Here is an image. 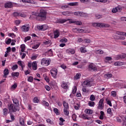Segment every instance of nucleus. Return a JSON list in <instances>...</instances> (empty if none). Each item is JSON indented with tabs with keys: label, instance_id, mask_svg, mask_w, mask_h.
I'll return each mask as SVG.
<instances>
[{
	"label": "nucleus",
	"instance_id": "f257e3e1",
	"mask_svg": "<svg viewBox=\"0 0 126 126\" xmlns=\"http://www.w3.org/2000/svg\"><path fill=\"white\" fill-rule=\"evenodd\" d=\"M34 15L38 21H45L47 19V12L45 10L41 9L39 13H35Z\"/></svg>",
	"mask_w": 126,
	"mask_h": 126
},
{
	"label": "nucleus",
	"instance_id": "f03ea898",
	"mask_svg": "<svg viewBox=\"0 0 126 126\" xmlns=\"http://www.w3.org/2000/svg\"><path fill=\"white\" fill-rule=\"evenodd\" d=\"M7 106L9 111L10 112V113H15V112L17 111L18 112L19 111V110H20L19 108V106H15L12 103H8Z\"/></svg>",
	"mask_w": 126,
	"mask_h": 126
},
{
	"label": "nucleus",
	"instance_id": "7ed1b4c3",
	"mask_svg": "<svg viewBox=\"0 0 126 126\" xmlns=\"http://www.w3.org/2000/svg\"><path fill=\"white\" fill-rule=\"evenodd\" d=\"M66 21H69V24H71L74 23L75 21H73L70 19H60L57 21V23H59V24H63V23H65Z\"/></svg>",
	"mask_w": 126,
	"mask_h": 126
},
{
	"label": "nucleus",
	"instance_id": "20e7f679",
	"mask_svg": "<svg viewBox=\"0 0 126 126\" xmlns=\"http://www.w3.org/2000/svg\"><path fill=\"white\" fill-rule=\"evenodd\" d=\"M93 26H94V27H101L102 28H104V27H110V25L108 24H104L101 23H93Z\"/></svg>",
	"mask_w": 126,
	"mask_h": 126
},
{
	"label": "nucleus",
	"instance_id": "39448f33",
	"mask_svg": "<svg viewBox=\"0 0 126 126\" xmlns=\"http://www.w3.org/2000/svg\"><path fill=\"white\" fill-rule=\"evenodd\" d=\"M28 66L29 68L32 67L33 70H37L38 65L37 64V62L34 61L32 63L29 62L28 63Z\"/></svg>",
	"mask_w": 126,
	"mask_h": 126
},
{
	"label": "nucleus",
	"instance_id": "423d86ee",
	"mask_svg": "<svg viewBox=\"0 0 126 126\" xmlns=\"http://www.w3.org/2000/svg\"><path fill=\"white\" fill-rule=\"evenodd\" d=\"M50 73L53 78H57L58 74V69L56 68H53L50 70Z\"/></svg>",
	"mask_w": 126,
	"mask_h": 126
},
{
	"label": "nucleus",
	"instance_id": "0eeeda50",
	"mask_svg": "<svg viewBox=\"0 0 126 126\" xmlns=\"http://www.w3.org/2000/svg\"><path fill=\"white\" fill-rule=\"evenodd\" d=\"M51 63V60H47L46 58H43L41 60V65H49Z\"/></svg>",
	"mask_w": 126,
	"mask_h": 126
},
{
	"label": "nucleus",
	"instance_id": "6e6552de",
	"mask_svg": "<svg viewBox=\"0 0 126 126\" xmlns=\"http://www.w3.org/2000/svg\"><path fill=\"white\" fill-rule=\"evenodd\" d=\"M97 109L98 110H103L104 109V98L100 99L97 106Z\"/></svg>",
	"mask_w": 126,
	"mask_h": 126
},
{
	"label": "nucleus",
	"instance_id": "1a4fd4ad",
	"mask_svg": "<svg viewBox=\"0 0 126 126\" xmlns=\"http://www.w3.org/2000/svg\"><path fill=\"white\" fill-rule=\"evenodd\" d=\"M92 82L90 80H86L84 81L83 85L87 87H91L92 86Z\"/></svg>",
	"mask_w": 126,
	"mask_h": 126
},
{
	"label": "nucleus",
	"instance_id": "9d476101",
	"mask_svg": "<svg viewBox=\"0 0 126 126\" xmlns=\"http://www.w3.org/2000/svg\"><path fill=\"white\" fill-rule=\"evenodd\" d=\"M21 29L23 32H28L30 30V27L29 26L24 25L22 26Z\"/></svg>",
	"mask_w": 126,
	"mask_h": 126
},
{
	"label": "nucleus",
	"instance_id": "9b49d317",
	"mask_svg": "<svg viewBox=\"0 0 126 126\" xmlns=\"http://www.w3.org/2000/svg\"><path fill=\"white\" fill-rule=\"evenodd\" d=\"M62 14H63L64 16H70V15H72L73 14V12L72 11H64L62 12Z\"/></svg>",
	"mask_w": 126,
	"mask_h": 126
},
{
	"label": "nucleus",
	"instance_id": "f8f14e48",
	"mask_svg": "<svg viewBox=\"0 0 126 126\" xmlns=\"http://www.w3.org/2000/svg\"><path fill=\"white\" fill-rule=\"evenodd\" d=\"M121 11H122V8L119 7L113 8L112 10V12L113 13H116V12H121Z\"/></svg>",
	"mask_w": 126,
	"mask_h": 126
},
{
	"label": "nucleus",
	"instance_id": "ddd939ff",
	"mask_svg": "<svg viewBox=\"0 0 126 126\" xmlns=\"http://www.w3.org/2000/svg\"><path fill=\"white\" fill-rule=\"evenodd\" d=\"M89 68L90 70H93L94 71H95V70H97V67H96V66L93 63H91L89 64Z\"/></svg>",
	"mask_w": 126,
	"mask_h": 126
},
{
	"label": "nucleus",
	"instance_id": "4468645a",
	"mask_svg": "<svg viewBox=\"0 0 126 126\" xmlns=\"http://www.w3.org/2000/svg\"><path fill=\"white\" fill-rule=\"evenodd\" d=\"M66 52L69 55H74L75 54V50L71 48H68L66 50Z\"/></svg>",
	"mask_w": 126,
	"mask_h": 126
},
{
	"label": "nucleus",
	"instance_id": "2eb2a0df",
	"mask_svg": "<svg viewBox=\"0 0 126 126\" xmlns=\"http://www.w3.org/2000/svg\"><path fill=\"white\" fill-rule=\"evenodd\" d=\"M79 117L81 118V119H83V120H90V118L88 117V116L85 114L80 115Z\"/></svg>",
	"mask_w": 126,
	"mask_h": 126
},
{
	"label": "nucleus",
	"instance_id": "dca6fc26",
	"mask_svg": "<svg viewBox=\"0 0 126 126\" xmlns=\"http://www.w3.org/2000/svg\"><path fill=\"white\" fill-rule=\"evenodd\" d=\"M23 2H27V3H32V4H36L35 0H22Z\"/></svg>",
	"mask_w": 126,
	"mask_h": 126
},
{
	"label": "nucleus",
	"instance_id": "f3484780",
	"mask_svg": "<svg viewBox=\"0 0 126 126\" xmlns=\"http://www.w3.org/2000/svg\"><path fill=\"white\" fill-rule=\"evenodd\" d=\"M41 104H42V105L44 106V107H45L46 109H47V108H48L49 106H50V105L49 104V102L46 101L45 100H42Z\"/></svg>",
	"mask_w": 126,
	"mask_h": 126
},
{
	"label": "nucleus",
	"instance_id": "a211bd4d",
	"mask_svg": "<svg viewBox=\"0 0 126 126\" xmlns=\"http://www.w3.org/2000/svg\"><path fill=\"white\" fill-rule=\"evenodd\" d=\"M54 38L55 39H57V38H59L60 33V32L58 30H56L54 32Z\"/></svg>",
	"mask_w": 126,
	"mask_h": 126
},
{
	"label": "nucleus",
	"instance_id": "6ab92c4d",
	"mask_svg": "<svg viewBox=\"0 0 126 126\" xmlns=\"http://www.w3.org/2000/svg\"><path fill=\"white\" fill-rule=\"evenodd\" d=\"M61 87H62V88H63V89H68V85L66 83L64 82H62Z\"/></svg>",
	"mask_w": 126,
	"mask_h": 126
},
{
	"label": "nucleus",
	"instance_id": "aec40b11",
	"mask_svg": "<svg viewBox=\"0 0 126 126\" xmlns=\"http://www.w3.org/2000/svg\"><path fill=\"white\" fill-rule=\"evenodd\" d=\"M5 8H11L12 7V3L10 2L6 3L4 5Z\"/></svg>",
	"mask_w": 126,
	"mask_h": 126
},
{
	"label": "nucleus",
	"instance_id": "412c9836",
	"mask_svg": "<svg viewBox=\"0 0 126 126\" xmlns=\"http://www.w3.org/2000/svg\"><path fill=\"white\" fill-rule=\"evenodd\" d=\"M3 74H4L3 77L6 78V76H7L8 74H9V71L8 70V69L5 68L4 70Z\"/></svg>",
	"mask_w": 126,
	"mask_h": 126
},
{
	"label": "nucleus",
	"instance_id": "4be33fe9",
	"mask_svg": "<svg viewBox=\"0 0 126 126\" xmlns=\"http://www.w3.org/2000/svg\"><path fill=\"white\" fill-rule=\"evenodd\" d=\"M85 113L87 115H92L93 114V110L92 109H86Z\"/></svg>",
	"mask_w": 126,
	"mask_h": 126
},
{
	"label": "nucleus",
	"instance_id": "5701e85b",
	"mask_svg": "<svg viewBox=\"0 0 126 126\" xmlns=\"http://www.w3.org/2000/svg\"><path fill=\"white\" fill-rule=\"evenodd\" d=\"M68 5H69L70 6H77V5H78V2H70L68 3Z\"/></svg>",
	"mask_w": 126,
	"mask_h": 126
},
{
	"label": "nucleus",
	"instance_id": "b1692460",
	"mask_svg": "<svg viewBox=\"0 0 126 126\" xmlns=\"http://www.w3.org/2000/svg\"><path fill=\"white\" fill-rule=\"evenodd\" d=\"M13 102L14 104H15V106H19V101H18V99L17 98H15L12 99Z\"/></svg>",
	"mask_w": 126,
	"mask_h": 126
},
{
	"label": "nucleus",
	"instance_id": "393cba45",
	"mask_svg": "<svg viewBox=\"0 0 126 126\" xmlns=\"http://www.w3.org/2000/svg\"><path fill=\"white\" fill-rule=\"evenodd\" d=\"M12 77H18L19 76V72H13L11 73Z\"/></svg>",
	"mask_w": 126,
	"mask_h": 126
},
{
	"label": "nucleus",
	"instance_id": "a878e982",
	"mask_svg": "<svg viewBox=\"0 0 126 126\" xmlns=\"http://www.w3.org/2000/svg\"><path fill=\"white\" fill-rule=\"evenodd\" d=\"M80 77H81V74L78 73L74 76V80H77L78 79H80Z\"/></svg>",
	"mask_w": 126,
	"mask_h": 126
},
{
	"label": "nucleus",
	"instance_id": "bb28decb",
	"mask_svg": "<svg viewBox=\"0 0 126 126\" xmlns=\"http://www.w3.org/2000/svg\"><path fill=\"white\" fill-rule=\"evenodd\" d=\"M63 106L64 107L63 109H69L68 103H67L65 101H63Z\"/></svg>",
	"mask_w": 126,
	"mask_h": 126
},
{
	"label": "nucleus",
	"instance_id": "cd10ccee",
	"mask_svg": "<svg viewBox=\"0 0 126 126\" xmlns=\"http://www.w3.org/2000/svg\"><path fill=\"white\" fill-rule=\"evenodd\" d=\"M18 64L20 65V66H21L22 68H23V67H25V65H24V63L22 62L21 61H19L17 62Z\"/></svg>",
	"mask_w": 126,
	"mask_h": 126
},
{
	"label": "nucleus",
	"instance_id": "c85d7f7f",
	"mask_svg": "<svg viewBox=\"0 0 126 126\" xmlns=\"http://www.w3.org/2000/svg\"><path fill=\"white\" fill-rule=\"evenodd\" d=\"M53 111L55 114H56V115H57V116H59V115H60L61 114V112H60V110H59V109H58V108H54Z\"/></svg>",
	"mask_w": 126,
	"mask_h": 126
},
{
	"label": "nucleus",
	"instance_id": "c756f323",
	"mask_svg": "<svg viewBox=\"0 0 126 126\" xmlns=\"http://www.w3.org/2000/svg\"><path fill=\"white\" fill-rule=\"evenodd\" d=\"M20 124L23 126H24V125H25V120H24L23 118H20Z\"/></svg>",
	"mask_w": 126,
	"mask_h": 126
},
{
	"label": "nucleus",
	"instance_id": "7c9ffc66",
	"mask_svg": "<svg viewBox=\"0 0 126 126\" xmlns=\"http://www.w3.org/2000/svg\"><path fill=\"white\" fill-rule=\"evenodd\" d=\"M46 54H48V57H53V51H52V49H50L47 52H46Z\"/></svg>",
	"mask_w": 126,
	"mask_h": 126
},
{
	"label": "nucleus",
	"instance_id": "2f4dec72",
	"mask_svg": "<svg viewBox=\"0 0 126 126\" xmlns=\"http://www.w3.org/2000/svg\"><path fill=\"white\" fill-rule=\"evenodd\" d=\"M100 115L99 116L100 120H104V116H105V113L104 111H100Z\"/></svg>",
	"mask_w": 126,
	"mask_h": 126
},
{
	"label": "nucleus",
	"instance_id": "473e14b6",
	"mask_svg": "<svg viewBox=\"0 0 126 126\" xmlns=\"http://www.w3.org/2000/svg\"><path fill=\"white\" fill-rule=\"evenodd\" d=\"M116 60H122V59H125V56L124 55H117L116 57Z\"/></svg>",
	"mask_w": 126,
	"mask_h": 126
},
{
	"label": "nucleus",
	"instance_id": "72a5a7b5",
	"mask_svg": "<svg viewBox=\"0 0 126 126\" xmlns=\"http://www.w3.org/2000/svg\"><path fill=\"white\" fill-rule=\"evenodd\" d=\"M63 112L65 116H68L69 115V111L68 109H63Z\"/></svg>",
	"mask_w": 126,
	"mask_h": 126
},
{
	"label": "nucleus",
	"instance_id": "f704fd0d",
	"mask_svg": "<svg viewBox=\"0 0 126 126\" xmlns=\"http://www.w3.org/2000/svg\"><path fill=\"white\" fill-rule=\"evenodd\" d=\"M117 35H123V36H126V32H116Z\"/></svg>",
	"mask_w": 126,
	"mask_h": 126
},
{
	"label": "nucleus",
	"instance_id": "c9c22d12",
	"mask_svg": "<svg viewBox=\"0 0 126 126\" xmlns=\"http://www.w3.org/2000/svg\"><path fill=\"white\" fill-rule=\"evenodd\" d=\"M104 76L106 78H111L113 76V74L112 73H107L104 75Z\"/></svg>",
	"mask_w": 126,
	"mask_h": 126
},
{
	"label": "nucleus",
	"instance_id": "e433bc0d",
	"mask_svg": "<svg viewBox=\"0 0 126 126\" xmlns=\"http://www.w3.org/2000/svg\"><path fill=\"white\" fill-rule=\"evenodd\" d=\"M25 44H23L21 45V52H22V53H23V52H24V51H25Z\"/></svg>",
	"mask_w": 126,
	"mask_h": 126
},
{
	"label": "nucleus",
	"instance_id": "4c0bfd02",
	"mask_svg": "<svg viewBox=\"0 0 126 126\" xmlns=\"http://www.w3.org/2000/svg\"><path fill=\"white\" fill-rule=\"evenodd\" d=\"M95 105V102L93 101H89V106L90 107H94Z\"/></svg>",
	"mask_w": 126,
	"mask_h": 126
},
{
	"label": "nucleus",
	"instance_id": "58836bf2",
	"mask_svg": "<svg viewBox=\"0 0 126 126\" xmlns=\"http://www.w3.org/2000/svg\"><path fill=\"white\" fill-rule=\"evenodd\" d=\"M8 113V110L6 108H4L3 109V115L4 116H6Z\"/></svg>",
	"mask_w": 126,
	"mask_h": 126
},
{
	"label": "nucleus",
	"instance_id": "ea45409f",
	"mask_svg": "<svg viewBox=\"0 0 126 126\" xmlns=\"http://www.w3.org/2000/svg\"><path fill=\"white\" fill-rule=\"evenodd\" d=\"M82 12H75L74 13V15H77L78 16H82Z\"/></svg>",
	"mask_w": 126,
	"mask_h": 126
},
{
	"label": "nucleus",
	"instance_id": "a19ab883",
	"mask_svg": "<svg viewBox=\"0 0 126 126\" xmlns=\"http://www.w3.org/2000/svg\"><path fill=\"white\" fill-rule=\"evenodd\" d=\"M37 27L39 30H43L44 27H47V25L38 26Z\"/></svg>",
	"mask_w": 126,
	"mask_h": 126
},
{
	"label": "nucleus",
	"instance_id": "79ce46f5",
	"mask_svg": "<svg viewBox=\"0 0 126 126\" xmlns=\"http://www.w3.org/2000/svg\"><path fill=\"white\" fill-rule=\"evenodd\" d=\"M46 122L47 123V124H49V125H54V122H53L52 120H51V119H47L46 120Z\"/></svg>",
	"mask_w": 126,
	"mask_h": 126
},
{
	"label": "nucleus",
	"instance_id": "37998d69",
	"mask_svg": "<svg viewBox=\"0 0 126 126\" xmlns=\"http://www.w3.org/2000/svg\"><path fill=\"white\" fill-rule=\"evenodd\" d=\"M17 68H18V65L17 64L14 65L12 67V70L13 71H14V70H16V69H17Z\"/></svg>",
	"mask_w": 126,
	"mask_h": 126
},
{
	"label": "nucleus",
	"instance_id": "c03bdc74",
	"mask_svg": "<svg viewBox=\"0 0 126 126\" xmlns=\"http://www.w3.org/2000/svg\"><path fill=\"white\" fill-rule=\"evenodd\" d=\"M80 51H81V53H86V52H87V51H86V49H85V47H81L80 48Z\"/></svg>",
	"mask_w": 126,
	"mask_h": 126
},
{
	"label": "nucleus",
	"instance_id": "a18cd8bd",
	"mask_svg": "<svg viewBox=\"0 0 126 126\" xmlns=\"http://www.w3.org/2000/svg\"><path fill=\"white\" fill-rule=\"evenodd\" d=\"M20 55L21 56V59L22 60H23L24 59H25V57H26V53H22V52L20 53Z\"/></svg>",
	"mask_w": 126,
	"mask_h": 126
},
{
	"label": "nucleus",
	"instance_id": "49530a36",
	"mask_svg": "<svg viewBox=\"0 0 126 126\" xmlns=\"http://www.w3.org/2000/svg\"><path fill=\"white\" fill-rule=\"evenodd\" d=\"M90 100L91 101H95V95L94 94L91 95Z\"/></svg>",
	"mask_w": 126,
	"mask_h": 126
},
{
	"label": "nucleus",
	"instance_id": "de8ad7c7",
	"mask_svg": "<svg viewBox=\"0 0 126 126\" xmlns=\"http://www.w3.org/2000/svg\"><path fill=\"white\" fill-rule=\"evenodd\" d=\"M106 101L107 102V104L109 105L110 107H112V102L109 100L108 98L106 99Z\"/></svg>",
	"mask_w": 126,
	"mask_h": 126
},
{
	"label": "nucleus",
	"instance_id": "09e8293b",
	"mask_svg": "<svg viewBox=\"0 0 126 126\" xmlns=\"http://www.w3.org/2000/svg\"><path fill=\"white\" fill-rule=\"evenodd\" d=\"M61 43H66L67 42V39L66 38H63L60 40Z\"/></svg>",
	"mask_w": 126,
	"mask_h": 126
},
{
	"label": "nucleus",
	"instance_id": "8fccbe9b",
	"mask_svg": "<svg viewBox=\"0 0 126 126\" xmlns=\"http://www.w3.org/2000/svg\"><path fill=\"white\" fill-rule=\"evenodd\" d=\"M31 39V36H26V37H25V39H24V42L25 43H26V42H27V41H29V40H30Z\"/></svg>",
	"mask_w": 126,
	"mask_h": 126
},
{
	"label": "nucleus",
	"instance_id": "3c124183",
	"mask_svg": "<svg viewBox=\"0 0 126 126\" xmlns=\"http://www.w3.org/2000/svg\"><path fill=\"white\" fill-rule=\"evenodd\" d=\"M114 38H116V39H118V40H125V39H126L125 36H117V37H114Z\"/></svg>",
	"mask_w": 126,
	"mask_h": 126
},
{
	"label": "nucleus",
	"instance_id": "603ef678",
	"mask_svg": "<svg viewBox=\"0 0 126 126\" xmlns=\"http://www.w3.org/2000/svg\"><path fill=\"white\" fill-rule=\"evenodd\" d=\"M34 80V78L32 76H30L28 79V81L29 82H33V80Z\"/></svg>",
	"mask_w": 126,
	"mask_h": 126
},
{
	"label": "nucleus",
	"instance_id": "864d4df0",
	"mask_svg": "<svg viewBox=\"0 0 126 126\" xmlns=\"http://www.w3.org/2000/svg\"><path fill=\"white\" fill-rule=\"evenodd\" d=\"M77 90V88H76V86H74L72 90L73 94H75L76 93Z\"/></svg>",
	"mask_w": 126,
	"mask_h": 126
},
{
	"label": "nucleus",
	"instance_id": "5fc2aeb1",
	"mask_svg": "<svg viewBox=\"0 0 126 126\" xmlns=\"http://www.w3.org/2000/svg\"><path fill=\"white\" fill-rule=\"evenodd\" d=\"M3 101L5 102V103H7V102L9 101V95H7V97L4 98Z\"/></svg>",
	"mask_w": 126,
	"mask_h": 126
},
{
	"label": "nucleus",
	"instance_id": "6e6d98bb",
	"mask_svg": "<svg viewBox=\"0 0 126 126\" xmlns=\"http://www.w3.org/2000/svg\"><path fill=\"white\" fill-rule=\"evenodd\" d=\"M96 52L97 53V54H99L100 55H102L104 53L103 50L101 49L96 50Z\"/></svg>",
	"mask_w": 126,
	"mask_h": 126
},
{
	"label": "nucleus",
	"instance_id": "4d7b16f0",
	"mask_svg": "<svg viewBox=\"0 0 126 126\" xmlns=\"http://www.w3.org/2000/svg\"><path fill=\"white\" fill-rule=\"evenodd\" d=\"M107 114L109 115H113V112H112V109L111 108H108L107 110Z\"/></svg>",
	"mask_w": 126,
	"mask_h": 126
},
{
	"label": "nucleus",
	"instance_id": "13d9d810",
	"mask_svg": "<svg viewBox=\"0 0 126 126\" xmlns=\"http://www.w3.org/2000/svg\"><path fill=\"white\" fill-rule=\"evenodd\" d=\"M76 118H77V116H76V115H75V114H74L72 115V119L74 122H76Z\"/></svg>",
	"mask_w": 126,
	"mask_h": 126
},
{
	"label": "nucleus",
	"instance_id": "bf43d9fd",
	"mask_svg": "<svg viewBox=\"0 0 126 126\" xmlns=\"http://www.w3.org/2000/svg\"><path fill=\"white\" fill-rule=\"evenodd\" d=\"M111 95L113 97H116L117 96V92L116 91H112L111 92Z\"/></svg>",
	"mask_w": 126,
	"mask_h": 126
},
{
	"label": "nucleus",
	"instance_id": "052dcab7",
	"mask_svg": "<svg viewBox=\"0 0 126 126\" xmlns=\"http://www.w3.org/2000/svg\"><path fill=\"white\" fill-rule=\"evenodd\" d=\"M17 88V84L14 83L13 85L11 86V89H16Z\"/></svg>",
	"mask_w": 126,
	"mask_h": 126
},
{
	"label": "nucleus",
	"instance_id": "680f3d73",
	"mask_svg": "<svg viewBox=\"0 0 126 126\" xmlns=\"http://www.w3.org/2000/svg\"><path fill=\"white\" fill-rule=\"evenodd\" d=\"M74 24H76V25H81L82 23L79 21H75Z\"/></svg>",
	"mask_w": 126,
	"mask_h": 126
},
{
	"label": "nucleus",
	"instance_id": "e2e57ef3",
	"mask_svg": "<svg viewBox=\"0 0 126 126\" xmlns=\"http://www.w3.org/2000/svg\"><path fill=\"white\" fill-rule=\"evenodd\" d=\"M10 43H11V39L10 38L8 39L7 40L5 41V44H6V45H9Z\"/></svg>",
	"mask_w": 126,
	"mask_h": 126
},
{
	"label": "nucleus",
	"instance_id": "0e129e2a",
	"mask_svg": "<svg viewBox=\"0 0 126 126\" xmlns=\"http://www.w3.org/2000/svg\"><path fill=\"white\" fill-rule=\"evenodd\" d=\"M83 42L86 44V43H90V42H91V40L90 39H84Z\"/></svg>",
	"mask_w": 126,
	"mask_h": 126
},
{
	"label": "nucleus",
	"instance_id": "69168bd1",
	"mask_svg": "<svg viewBox=\"0 0 126 126\" xmlns=\"http://www.w3.org/2000/svg\"><path fill=\"white\" fill-rule=\"evenodd\" d=\"M37 58H38V56L37 55H34V56H32L31 59L32 61H35V60H36Z\"/></svg>",
	"mask_w": 126,
	"mask_h": 126
},
{
	"label": "nucleus",
	"instance_id": "338daca9",
	"mask_svg": "<svg viewBox=\"0 0 126 126\" xmlns=\"http://www.w3.org/2000/svg\"><path fill=\"white\" fill-rule=\"evenodd\" d=\"M33 102L34 103H39V99H38V97H35L33 98Z\"/></svg>",
	"mask_w": 126,
	"mask_h": 126
},
{
	"label": "nucleus",
	"instance_id": "774afa93",
	"mask_svg": "<svg viewBox=\"0 0 126 126\" xmlns=\"http://www.w3.org/2000/svg\"><path fill=\"white\" fill-rule=\"evenodd\" d=\"M95 17L96 19H100V18H102V15H100L96 14Z\"/></svg>",
	"mask_w": 126,
	"mask_h": 126
}]
</instances>
